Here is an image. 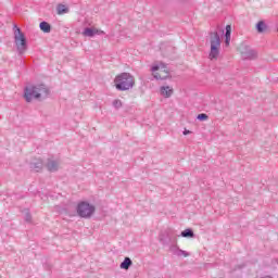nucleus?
I'll list each match as a JSON object with an SVG mask.
<instances>
[{
    "label": "nucleus",
    "instance_id": "7ed1b4c3",
    "mask_svg": "<svg viewBox=\"0 0 278 278\" xmlns=\"http://www.w3.org/2000/svg\"><path fill=\"white\" fill-rule=\"evenodd\" d=\"M14 42L20 55L27 51V39L18 26L14 25Z\"/></svg>",
    "mask_w": 278,
    "mask_h": 278
},
{
    "label": "nucleus",
    "instance_id": "f3484780",
    "mask_svg": "<svg viewBox=\"0 0 278 278\" xmlns=\"http://www.w3.org/2000/svg\"><path fill=\"white\" fill-rule=\"evenodd\" d=\"M112 105L115 108V110H121V108H123V101L116 99L113 101Z\"/></svg>",
    "mask_w": 278,
    "mask_h": 278
},
{
    "label": "nucleus",
    "instance_id": "9b49d317",
    "mask_svg": "<svg viewBox=\"0 0 278 278\" xmlns=\"http://www.w3.org/2000/svg\"><path fill=\"white\" fill-rule=\"evenodd\" d=\"M266 29H268V25H266V22L260 21V22L256 24V31H257L258 34H264V31H266Z\"/></svg>",
    "mask_w": 278,
    "mask_h": 278
},
{
    "label": "nucleus",
    "instance_id": "f257e3e1",
    "mask_svg": "<svg viewBox=\"0 0 278 278\" xmlns=\"http://www.w3.org/2000/svg\"><path fill=\"white\" fill-rule=\"evenodd\" d=\"M115 88L119 92H125L127 90H131L134 86H136V78L134 75L124 72L117 75L114 79Z\"/></svg>",
    "mask_w": 278,
    "mask_h": 278
},
{
    "label": "nucleus",
    "instance_id": "1a4fd4ad",
    "mask_svg": "<svg viewBox=\"0 0 278 278\" xmlns=\"http://www.w3.org/2000/svg\"><path fill=\"white\" fill-rule=\"evenodd\" d=\"M97 34H99V29H93L90 27L85 28L83 31V36H87L88 38H94Z\"/></svg>",
    "mask_w": 278,
    "mask_h": 278
},
{
    "label": "nucleus",
    "instance_id": "393cba45",
    "mask_svg": "<svg viewBox=\"0 0 278 278\" xmlns=\"http://www.w3.org/2000/svg\"><path fill=\"white\" fill-rule=\"evenodd\" d=\"M96 35H98V36H105V31L98 29V33H96Z\"/></svg>",
    "mask_w": 278,
    "mask_h": 278
},
{
    "label": "nucleus",
    "instance_id": "20e7f679",
    "mask_svg": "<svg viewBox=\"0 0 278 278\" xmlns=\"http://www.w3.org/2000/svg\"><path fill=\"white\" fill-rule=\"evenodd\" d=\"M220 55V35L216 31L211 33V51L208 54L210 60H217Z\"/></svg>",
    "mask_w": 278,
    "mask_h": 278
},
{
    "label": "nucleus",
    "instance_id": "ddd939ff",
    "mask_svg": "<svg viewBox=\"0 0 278 278\" xmlns=\"http://www.w3.org/2000/svg\"><path fill=\"white\" fill-rule=\"evenodd\" d=\"M30 168H33V170H36V173L42 170V160H37L35 163H30Z\"/></svg>",
    "mask_w": 278,
    "mask_h": 278
},
{
    "label": "nucleus",
    "instance_id": "423d86ee",
    "mask_svg": "<svg viewBox=\"0 0 278 278\" xmlns=\"http://www.w3.org/2000/svg\"><path fill=\"white\" fill-rule=\"evenodd\" d=\"M46 166L50 173H55L60 168V161L49 159Z\"/></svg>",
    "mask_w": 278,
    "mask_h": 278
},
{
    "label": "nucleus",
    "instance_id": "5701e85b",
    "mask_svg": "<svg viewBox=\"0 0 278 278\" xmlns=\"http://www.w3.org/2000/svg\"><path fill=\"white\" fill-rule=\"evenodd\" d=\"M153 77H154V79H166V77H162V75H160V73H154Z\"/></svg>",
    "mask_w": 278,
    "mask_h": 278
},
{
    "label": "nucleus",
    "instance_id": "0eeeda50",
    "mask_svg": "<svg viewBox=\"0 0 278 278\" xmlns=\"http://www.w3.org/2000/svg\"><path fill=\"white\" fill-rule=\"evenodd\" d=\"M243 60H255L257 58V52L255 50L249 49L241 53Z\"/></svg>",
    "mask_w": 278,
    "mask_h": 278
},
{
    "label": "nucleus",
    "instance_id": "dca6fc26",
    "mask_svg": "<svg viewBox=\"0 0 278 278\" xmlns=\"http://www.w3.org/2000/svg\"><path fill=\"white\" fill-rule=\"evenodd\" d=\"M160 68H166V65L164 63L153 65L151 67L152 73H156V71H160Z\"/></svg>",
    "mask_w": 278,
    "mask_h": 278
},
{
    "label": "nucleus",
    "instance_id": "2eb2a0df",
    "mask_svg": "<svg viewBox=\"0 0 278 278\" xmlns=\"http://www.w3.org/2000/svg\"><path fill=\"white\" fill-rule=\"evenodd\" d=\"M180 236L182 238H194V231L191 228H187L184 231H181Z\"/></svg>",
    "mask_w": 278,
    "mask_h": 278
},
{
    "label": "nucleus",
    "instance_id": "b1692460",
    "mask_svg": "<svg viewBox=\"0 0 278 278\" xmlns=\"http://www.w3.org/2000/svg\"><path fill=\"white\" fill-rule=\"evenodd\" d=\"M229 42H231V37H226V40H225L226 47H229Z\"/></svg>",
    "mask_w": 278,
    "mask_h": 278
},
{
    "label": "nucleus",
    "instance_id": "4be33fe9",
    "mask_svg": "<svg viewBox=\"0 0 278 278\" xmlns=\"http://www.w3.org/2000/svg\"><path fill=\"white\" fill-rule=\"evenodd\" d=\"M25 220L26 223H31V214L29 212L25 214Z\"/></svg>",
    "mask_w": 278,
    "mask_h": 278
},
{
    "label": "nucleus",
    "instance_id": "6e6552de",
    "mask_svg": "<svg viewBox=\"0 0 278 278\" xmlns=\"http://www.w3.org/2000/svg\"><path fill=\"white\" fill-rule=\"evenodd\" d=\"M160 92L162 97H165V99L173 97V88H170L169 86L161 87Z\"/></svg>",
    "mask_w": 278,
    "mask_h": 278
},
{
    "label": "nucleus",
    "instance_id": "a211bd4d",
    "mask_svg": "<svg viewBox=\"0 0 278 278\" xmlns=\"http://www.w3.org/2000/svg\"><path fill=\"white\" fill-rule=\"evenodd\" d=\"M177 257H190V253L179 249L178 253L176 254Z\"/></svg>",
    "mask_w": 278,
    "mask_h": 278
},
{
    "label": "nucleus",
    "instance_id": "aec40b11",
    "mask_svg": "<svg viewBox=\"0 0 278 278\" xmlns=\"http://www.w3.org/2000/svg\"><path fill=\"white\" fill-rule=\"evenodd\" d=\"M198 121H207L208 116L205 113H201L197 116Z\"/></svg>",
    "mask_w": 278,
    "mask_h": 278
},
{
    "label": "nucleus",
    "instance_id": "9d476101",
    "mask_svg": "<svg viewBox=\"0 0 278 278\" xmlns=\"http://www.w3.org/2000/svg\"><path fill=\"white\" fill-rule=\"evenodd\" d=\"M132 264L134 262L131 261V258L125 257L124 261L121 263L119 268H122L123 270H129Z\"/></svg>",
    "mask_w": 278,
    "mask_h": 278
},
{
    "label": "nucleus",
    "instance_id": "f03ea898",
    "mask_svg": "<svg viewBox=\"0 0 278 278\" xmlns=\"http://www.w3.org/2000/svg\"><path fill=\"white\" fill-rule=\"evenodd\" d=\"M49 89L45 85H30L24 89V99L27 103H31L34 99H40V97H47Z\"/></svg>",
    "mask_w": 278,
    "mask_h": 278
},
{
    "label": "nucleus",
    "instance_id": "39448f33",
    "mask_svg": "<svg viewBox=\"0 0 278 278\" xmlns=\"http://www.w3.org/2000/svg\"><path fill=\"white\" fill-rule=\"evenodd\" d=\"M96 207L94 205L83 201L80 203H78L76 212L78 214V216H80V218H90V216H92V214H94L96 212Z\"/></svg>",
    "mask_w": 278,
    "mask_h": 278
},
{
    "label": "nucleus",
    "instance_id": "6ab92c4d",
    "mask_svg": "<svg viewBox=\"0 0 278 278\" xmlns=\"http://www.w3.org/2000/svg\"><path fill=\"white\" fill-rule=\"evenodd\" d=\"M169 251L170 253H173V255H177V253L179 252V247L178 245H170L169 247Z\"/></svg>",
    "mask_w": 278,
    "mask_h": 278
},
{
    "label": "nucleus",
    "instance_id": "f8f14e48",
    "mask_svg": "<svg viewBox=\"0 0 278 278\" xmlns=\"http://www.w3.org/2000/svg\"><path fill=\"white\" fill-rule=\"evenodd\" d=\"M39 28L41 29V31H43V34H51V24H49L48 22H41L39 24Z\"/></svg>",
    "mask_w": 278,
    "mask_h": 278
},
{
    "label": "nucleus",
    "instance_id": "412c9836",
    "mask_svg": "<svg viewBox=\"0 0 278 278\" xmlns=\"http://www.w3.org/2000/svg\"><path fill=\"white\" fill-rule=\"evenodd\" d=\"M226 37H231V26L230 25H227L226 26V34H225Z\"/></svg>",
    "mask_w": 278,
    "mask_h": 278
},
{
    "label": "nucleus",
    "instance_id": "4468645a",
    "mask_svg": "<svg viewBox=\"0 0 278 278\" xmlns=\"http://www.w3.org/2000/svg\"><path fill=\"white\" fill-rule=\"evenodd\" d=\"M56 14H68V8L65 4H58L56 7Z\"/></svg>",
    "mask_w": 278,
    "mask_h": 278
},
{
    "label": "nucleus",
    "instance_id": "a878e982",
    "mask_svg": "<svg viewBox=\"0 0 278 278\" xmlns=\"http://www.w3.org/2000/svg\"><path fill=\"white\" fill-rule=\"evenodd\" d=\"M188 134H190V130H185L184 131V136H188Z\"/></svg>",
    "mask_w": 278,
    "mask_h": 278
}]
</instances>
